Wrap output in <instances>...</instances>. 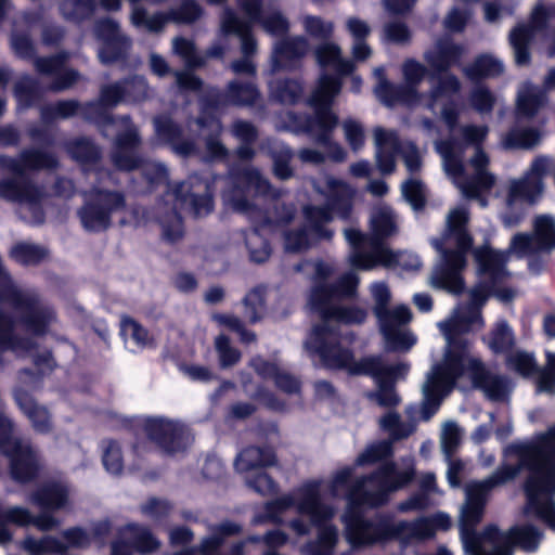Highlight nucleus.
I'll use <instances>...</instances> for the list:
<instances>
[{"label":"nucleus","instance_id":"nucleus-1","mask_svg":"<svg viewBox=\"0 0 555 555\" xmlns=\"http://www.w3.org/2000/svg\"><path fill=\"white\" fill-rule=\"evenodd\" d=\"M505 463L490 477L472 481L465 488L466 500L461 511V539L467 555H513L515 544L526 552L537 550L541 533L532 526H522L500 532L488 527L476 534L490 491L518 476L521 468L529 470L525 483L527 503L525 513L533 515L555 530V425L531 440L515 442L504 450Z\"/></svg>","mask_w":555,"mask_h":555},{"label":"nucleus","instance_id":"nucleus-2","mask_svg":"<svg viewBox=\"0 0 555 555\" xmlns=\"http://www.w3.org/2000/svg\"><path fill=\"white\" fill-rule=\"evenodd\" d=\"M511 253L492 249L489 246L477 248L474 253L479 273L488 278L491 285L479 284L470 293V302L459 306L448 320L438 323L446 339L443 358L433 364L423 385L421 418L428 421L439 409L442 400L452 391L455 382L467 376L476 388L481 389L491 400H501L508 391L506 382L490 374L482 362L472 354L469 341L461 338L463 334L480 330L483 321L480 307L489 293L503 302L514 299L515 292L509 288H494V283L508 275L505 263Z\"/></svg>","mask_w":555,"mask_h":555},{"label":"nucleus","instance_id":"nucleus-3","mask_svg":"<svg viewBox=\"0 0 555 555\" xmlns=\"http://www.w3.org/2000/svg\"><path fill=\"white\" fill-rule=\"evenodd\" d=\"M312 274L313 286L311 288L308 305L315 311L321 324L315 325L305 343V348L320 357L323 364L330 367H341L352 363V357L348 349L336 345V326L339 323L360 324L367 317L365 309L359 307H338L336 301L341 297L352 296L359 283L354 271L344 274L332 285L328 279L334 268L323 261L305 262L296 268Z\"/></svg>","mask_w":555,"mask_h":555},{"label":"nucleus","instance_id":"nucleus-4","mask_svg":"<svg viewBox=\"0 0 555 555\" xmlns=\"http://www.w3.org/2000/svg\"><path fill=\"white\" fill-rule=\"evenodd\" d=\"M322 482L307 480L291 493L282 495L263 506V513H257L253 524L264 522L282 524L283 514L291 507H295L300 517L288 522V528L297 535L304 537L310 533L312 526L318 528L314 541L308 542L302 552L306 555H333L340 540L339 529L333 524H326L336 514V507L321 499Z\"/></svg>","mask_w":555,"mask_h":555},{"label":"nucleus","instance_id":"nucleus-5","mask_svg":"<svg viewBox=\"0 0 555 555\" xmlns=\"http://www.w3.org/2000/svg\"><path fill=\"white\" fill-rule=\"evenodd\" d=\"M465 144L473 145L475 153L467 165L463 164L464 145L455 140L436 143V150L442 158L446 173L450 177L462 195L466 198H476L481 207L487 201L481 196L494 184L495 178L488 171L489 158L480 149L486 140L489 128L487 126L465 125L460 128Z\"/></svg>","mask_w":555,"mask_h":555},{"label":"nucleus","instance_id":"nucleus-6","mask_svg":"<svg viewBox=\"0 0 555 555\" xmlns=\"http://www.w3.org/2000/svg\"><path fill=\"white\" fill-rule=\"evenodd\" d=\"M315 192L326 202L325 207L308 205L304 208L305 225L289 228L283 233V245L287 253H301L320 240L331 238L333 232L326 224L333 219L337 209L340 218H346L350 210V201L356 190L344 180L323 175L313 181Z\"/></svg>","mask_w":555,"mask_h":555},{"label":"nucleus","instance_id":"nucleus-7","mask_svg":"<svg viewBox=\"0 0 555 555\" xmlns=\"http://www.w3.org/2000/svg\"><path fill=\"white\" fill-rule=\"evenodd\" d=\"M352 475L353 468L350 466L335 470L326 483L321 480V492L325 489L332 499L345 498L348 503L346 511L360 506L374 507L385 503L390 492L401 489L412 480L413 460L408 459L402 469L393 463L386 464L374 475L358 479L354 483H351Z\"/></svg>","mask_w":555,"mask_h":555},{"label":"nucleus","instance_id":"nucleus-8","mask_svg":"<svg viewBox=\"0 0 555 555\" xmlns=\"http://www.w3.org/2000/svg\"><path fill=\"white\" fill-rule=\"evenodd\" d=\"M149 87L145 78L133 77L121 85L117 83L103 88L101 103H92L88 106V117L102 122L104 135L109 137L116 132V151L113 160L116 167L121 170H131L138 166L133 149L140 140L128 117L114 119L102 112V106H112L120 101L138 102L146 99Z\"/></svg>","mask_w":555,"mask_h":555},{"label":"nucleus","instance_id":"nucleus-9","mask_svg":"<svg viewBox=\"0 0 555 555\" xmlns=\"http://www.w3.org/2000/svg\"><path fill=\"white\" fill-rule=\"evenodd\" d=\"M468 210L464 206L452 209L447 217V231L441 240H434L433 245L441 253L440 263L434 270L430 283L434 287L459 294L463 289L461 270L466 264V251L472 238L466 232Z\"/></svg>","mask_w":555,"mask_h":555},{"label":"nucleus","instance_id":"nucleus-10","mask_svg":"<svg viewBox=\"0 0 555 555\" xmlns=\"http://www.w3.org/2000/svg\"><path fill=\"white\" fill-rule=\"evenodd\" d=\"M403 87H397V104L410 108L424 106L430 112L440 107L441 119L452 131L459 119V109L452 96L460 90V81L455 76L447 75L440 78L429 94L425 95L417 91V86L427 74L426 67L415 60H408L402 64Z\"/></svg>","mask_w":555,"mask_h":555},{"label":"nucleus","instance_id":"nucleus-11","mask_svg":"<svg viewBox=\"0 0 555 555\" xmlns=\"http://www.w3.org/2000/svg\"><path fill=\"white\" fill-rule=\"evenodd\" d=\"M241 8L249 18V22L240 20L231 10H225L221 17L222 35L234 34L241 38L242 60L232 63L231 68L235 74L254 75L256 67L250 56L257 51V43L250 35V23H261L264 30L272 36H281L288 29L287 21L281 13L272 11L263 15L260 13V0H238Z\"/></svg>","mask_w":555,"mask_h":555},{"label":"nucleus","instance_id":"nucleus-12","mask_svg":"<svg viewBox=\"0 0 555 555\" xmlns=\"http://www.w3.org/2000/svg\"><path fill=\"white\" fill-rule=\"evenodd\" d=\"M1 165L9 169L14 179L0 182V196L20 204V214L33 223H40L43 214L40 201L43 193L26 183L23 175L26 170L52 168L56 165L54 156L40 151H29L22 154L20 159L0 158Z\"/></svg>","mask_w":555,"mask_h":555},{"label":"nucleus","instance_id":"nucleus-13","mask_svg":"<svg viewBox=\"0 0 555 555\" xmlns=\"http://www.w3.org/2000/svg\"><path fill=\"white\" fill-rule=\"evenodd\" d=\"M370 220L372 235H363L356 229L345 231V237L351 246L348 261L356 270H372L392 260V251L380 240L396 232L393 212L387 206H378L373 209Z\"/></svg>","mask_w":555,"mask_h":555},{"label":"nucleus","instance_id":"nucleus-14","mask_svg":"<svg viewBox=\"0 0 555 555\" xmlns=\"http://www.w3.org/2000/svg\"><path fill=\"white\" fill-rule=\"evenodd\" d=\"M177 208L190 210L198 217L208 215L214 208L209 182L193 176L166 194L165 206L158 207V211L164 212L159 223L163 238L169 243L177 242L183 235V225Z\"/></svg>","mask_w":555,"mask_h":555},{"label":"nucleus","instance_id":"nucleus-15","mask_svg":"<svg viewBox=\"0 0 555 555\" xmlns=\"http://www.w3.org/2000/svg\"><path fill=\"white\" fill-rule=\"evenodd\" d=\"M552 167V159L537 156L526 173L513 179L507 185V195L500 218L506 228L517 225L525 216L526 207L538 202L544 191L543 178Z\"/></svg>","mask_w":555,"mask_h":555},{"label":"nucleus","instance_id":"nucleus-16","mask_svg":"<svg viewBox=\"0 0 555 555\" xmlns=\"http://www.w3.org/2000/svg\"><path fill=\"white\" fill-rule=\"evenodd\" d=\"M371 295L374 300L373 311L386 348L391 351H409L417 341L416 336L405 327L412 320L410 308L405 305L388 308L391 295L384 283L372 284Z\"/></svg>","mask_w":555,"mask_h":555},{"label":"nucleus","instance_id":"nucleus-17","mask_svg":"<svg viewBox=\"0 0 555 555\" xmlns=\"http://www.w3.org/2000/svg\"><path fill=\"white\" fill-rule=\"evenodd\" d=\"M343 82L339 78L321 75L310 95L309 103L314 109V117L308 121L307 130L315 137L319 143L328 147L335 160H343L345 151L330 140L331 132L336 128L338 117L331 106L340 93Z\"/></svg>","mask_w":555,"mask_h":555},{"label":"nucleus","instance_id":"nucleus-18","mask_svg":"<svg viewBox=\"0 0 555 555\" xmlns=\"http://www.w3.org/2000/svg\"><path fill=\"white\" fill-rule=\"evenodd\" d=\"M340 369H347L353 374H366L374 377L377 389L367 392L366 398L379 406L391 408L400 403V398L395 391L392 384L405 377L410 365L408 363H398L397 365L389 366L378 357H367Z\"/></svg>","mask_w":555,"mask_h":555},{"label":"nucleus","instance_id":"nucleus-19","mask_svg":"<svg viewBox=\"0 0 555 555\" xmlns=\"http://www.w3.org/2000/svg\"><path fill=\"white\" fill-rule=\"evenodd\" d=\"M0 453L10 461L13 479L20 482L35 477L39 462L36 452L13 435V424L0 409Z\"/></svg>","mask_w":555,"mask_h":555},{"label":"nucleus","instance_id":"nucleus-20","mask_svg":"<svg viewBox=\"0 0 555 555\" xmlns=\"http://www.w3.org/2000/svg\"><path fill=\"white\" fill-rule=\"evenodd\" d=\"M375 145V159L379 171L391 173L396 168V156L400 154L410 172L421 168V155L417 147L411 142L401 143L397 131L375 127L373 130Z\"/></svg>","mask_w":555,"mask_h":555},{"label":"nucleus","instance_id":"nucleus-21","mask_svg":"<svg viewBox=\"0 0 555 555\" xmlns=\"http://www.w3.org/2000/svg\"><path fill=\"white\" fill-rule=\"evenodd\" d=\"M85 202L79 210V217L83 228L93 232L106 230L111 224V216L125 205L120 193L106 191L100 186H94L86 193Z\"/></svg>","mask_w":555,"mask_h":555},{"label":"nucleus","instance_id":"nucleus-22","mask_svg":"<svg viewBox=\"0 0 555 555\" xmlns=\"http://www.w3.org/2000/svg\"><path fill=\"white\" fill-rule=\"evenodd\" d=\"M345 539L351 548L374 545L393 539L392 522L387 519L371 521L364 519L358 508L346 511L341 515Z\"/></svg>","mask_w":555,"mask_h":555},{"label":"nucleus","instance_id":"nucleus-23","mask_svg":"<svg viewBox=\"0 0 555 555\" xmlns=\"http://www.w3.org/2000/svg\"><path fill=\"white\" fill-rule=\"evenodd\" d=\"M267 196H275L274 193H271L268 181L261 177L258 170L248 168L234 178L232 189L223 194V201L237 211L253 215V207L257 204H249L247 197L260 201Z\"/></svg>","mask_w":555,"mask_h":555},{"label":"nucleus","instance_id":"nucleus-24","mask_svg":"<svg viewBox=\"0 0 555 555\" xmlns=\"http://www.w3.org/2000/svg\"><path fill=\"white\" fill-rule=\"evenodd\" d=\"M553 248H555V218L551 215H540L534 218L533 234L514 235L508 253L524 257Z\"/></svg>","mask_w":555,"mask_h":555},{"label":"nucleus","instance_id":"nucleus-25","mask_svg":"<svg viewBox=\"0 0 555 555\" xmlns=\"http://www.w3.org/2000/svg\"><path fill=\"white\" fill-rule=\"evenodd\" d=\"M202 15V9L195 0H182L179 10H170L167 13L157 12L149 14L144 8L134 7L130 21L137 28H143L151 33L160 31L168 22L193 23Z\"/></svg>","mask_w":555,"mask_h":555},{"label":"nucleus","instance_id":"nucleus-26","mask_svg":"<svg viewBox=\"0 0 555 555\" xmlns=\"http://www.w3.org/2000/svg\"><path fill=\"white\" fill-rule=\"evenodd\" d=\"M65 542L52 535H44L40 539L26 537L21 547L29 555L62 554L67 547H86L91 544V537L82 528H72L62 534Z\"/></svg>","mask_w":555,"mask_h":555},{"label":"nucleus","instance_id":"nucleus-27","mask_svg":"<svg viewBox=\"0 0 555 555\" xmlns=\"http://www.w3.org/2000/svg\"><path fill=\"white\" fill-rule=\"evenodd\" d=\"M145 430L153 441L169 453L184 449L191 440L182 424L160 417L147 418Z\"/></svg>","mask_w":555,"mask_h":555},{"label":"nucleus","instance_id":"nucleus-28","mask_svg":"<svg viewBox=\"0 0 555 555\" xmlns=\"http://www.w3.org/2000/svg\"><path fill=\"white\" fill-rule=\"evenodd\" d=\"M450 526L448 515L438 513L431 517H422L414 521L401 520L392 522L393 539L403 543L412 540H426L435 535L438 529L446 530Z\"/></svg>","mask_w":555,"mask_h":555},{"label":"nucleus","instance_id":"nucleus-29","mask_svg":"<svg viewBox=\"0 0 555 555\" xmlns=\"http://www.w3.org/2000/svg\"><path fill=\"white\" fill-rule=\"evenodd\" d=\"M553 18H555V7L548 9L539 7L532 14L530 25H519L513 29L509 41L514 50L515 62L518 65H525L529 62L528 44L533 38L534 31L544 27L546 22Z\"/></svg>","mask_w":555,"mask_h":555},{"label":"nucleus","instance_id":"nucleus-30","mask_svg":"<svg viewBox=\"0 0 555 555\" xmlns=\"http://www.w3.org/2000/svg\"><path fill=\"white\" fill-rule=\"evenodd\" d=\"M158 547V540L147 528L129 524L119 530L118 539L112 544V555H131V548L147 554Z\"/></svg>","mask_w":555,"mask_h":555},{"label":"nucleus","instance_id":"nucleus-31","mask_svg":"<svg viewBox=\"0 0 555 555\" xmlns=\"http://www.w3.org/2000/svg\"><path fill=\"white\" fill-rule=\"evenodd\" d=\"M95 36L101 41L99 57L102 63H109L121 56L130 47V40L121 34L119 26L111 18L96 24Z\"/></svg>","mask_w":555,"mask_h":555},{"label":"nucleus","instance_id":"nucleus-32","mask_svg":"<svg viewBox=\"0 0 555 555\" xmlns=\"http://www.w3.org/2000/svg\"><path fill=\"white\" fill-rule=\"evenodd\" d=\"M308 42L301 37L291 38L274 44L272 69L289 68L295 61L307 53Z\"/></svg>","mask_w":555,"mask_h":555},{"label":"nucleus","instance_id":"nucleus-33","mask_svg":"<svg viewBox=\"0 0 555 555\" xmlns=\"http://www.w3.org/2000/svg\"><path fill=\"white\" fill-rule=\"evenodd\" d=\"M155 132L158 140L168 143L175 153L189 156L195 152L192 142L181 139L180 129L168 117H157L154 120Z\"/></svg>","mask_w":555,"mask_h":555},{"label":"nucleus","instance_id":"nucleus-34","mask_svg":"<svg viewBox=\"0 0 555 555\" xmlns=\"http://www.w3.org/2000/svg\"><path fill=\"white\" fill-rule=\"evenodd\" d=\"M463 50L461 47L452 44L448 38L437 41L426 53L425 60L435 70H444L455 64Z\"/></svg>","mask_w":555,"mask_h":555},{"label":"nucleus","instance_id":"nucleus-35","mask_svg":"<svg viewBox=\"0 0 555 555\" xmlns=\"http://www.w3.org/2000/svg\"><path fill=\"white\" fill-rule=\"evenodd\" d=\"M275 463V455L269 448H247L242 451L235 461V467L238 473L249 475L260 470L266 466H271Z\"/></svg>","mask_w":555,"mask_h":555},{"label":"nucleus","instance_id":"nucleus-36","mask_svg":"<svg viewBox=\"0 0 555 555\" xmlns=\"http://www.w3.org/2000/svg\"><path fill=\"white\" fill-rule=\"evenodd\" d=\"M30 501L47 509H60L67 506L68 489L63 483H50L34 492Z\"/></svg>","mask_w":555,"mask_h":555},{"label":"nucleus","instance_id":"nucleus-37","mask_svg":"<svg viewBox=\"0 0 555 555\" xmlns=\"http://www.w3.org/2000/svg\"><path fill=\"white\" fill-rule=\"evenodd\" d=\"M15 399L36 431L48 433L51 429V418L43 406L37 405L33 398L24 391H16Z\"/></svg>","mask_w":555,"mask_h":555},{"label":"nucleus","instance_id":"nucleus-38","mask_svg":"<svg viewBox=\"0 0 555 555\" xmlns=\"http://www.w3.org/2000/svg\"><path fill=\"white\" fill-rule=\"evenodd\" d=\"M542 140V132L537 128L516 126L502 135L501 144L504 149L530 150Z\"/></svg>","mask_w":555,"mask_h":555},{"label":"nucleus","instance_id":"nucleus-39","mask_svg":"<svg viewBox=\"0 0 555 555\" xmlns=\"http://www.w3.org/2000/svg\"><path fill=\"white\" fill-rule=\"evenodd\" d=\"M33 522L29 509L22 506H13L7 509L0 508V545H5L12 540L13 532L7 524L27 527Z\"/></svg>","mask_w":555,"mask_h":555},{"label":"nucleus","instance_id":"nucleus-40","mask_svg":"<svg viewBox=\"0 0 555 555\" xmlns=\"http://www.w3.org/2000/svg\"><path fill=\"white\" fill-rule=\"evenodd\" d=\"M251 365L260 376L274 378L276 386L283 391L294 393L299 390V382L287 373L282 372L276 364L258 358L253 360Z\"/></svg>","mask_w":555,"mask_h":555},{"label":"nucleus","instance_id":"nucleus-41","mask_svg":"<svg viewBox=\"0 0 555 555\" xmlns=\"http://www.w3.org/2000/svg\"><path fill=\"white\" fill-rule=\"evenodd\" d=\"M340 48L334 43H324L315 50V57L320 66L333 67L340 76L353 72L354 65L351 61L341 59Z\"/></svg>","mask_w":555,"mask_h":555},{"label":"nucleus","instance_id":"nucleus-42","mask_svg":"<svg viewBox=\"0 0 555 555\" xmlns=\"http://www.w3.org/2000/svg\"><path fill=\"white\" fill-rule=\"evenodd\" d=\"M346 28L354 40L352 55L356 61H364L371 56L372 51L365 43V38L370 35L369 24L358 17H349L346 22Z\"/></svg>","mask_w":555,"mask_h":555},{"label":"nucleus","instance_id":"nucleus-43","mask_svg":"<svg viewBox=\"0 0 555 555\" xmlns=\"http://www.w3.org/2000/svg\"><path fill=\"white\" fill-rule=\"evenodd\" d=\"M64 59L63 56H52L46 59H38L36 61V68L43 74L60 75L54 85V89L61 90L70 87L77 79L78 74L74 70H65L61 74Z\"/></svg>","mask_w":555,"mask_h":555},{"label":"nucleus","instance_id":"nucleus-44","mask_svg":"<svg viewBox=\"0 0 555 555\" xmlns=\"http://www.w3.org/2000/svg\"><path fill=\"white\" fill-rule=\"evenodd\" d=\"M198 125L201 127L202 133L206 135L205 145L207 157L209 159H218L224 157L227 155V149L217 139L221 132V125L219 120L215 118L205 119L203 117L198 119Z\"/></svg>","mask_w":555,"mask_h":555},{"label":"nucleus","instance_id":"nucleus-45","mask_svg":"<svg viewBox=\"0 0 555 555\" xmlns=\"http://www.w3.org/2000/svg\"><path fill=\"white\" fill-rule=\"evenodd\" d=\"M544 100L545 95L538 87L531 83H524L518 91V113L531 117L542 106Z\"/></svg>","mask_w":555,"mask_h":555},{"label":"nucleus","instance_id":"nucleus-46","mask_svg":"<svg viewBox=\"0 0 555 555\" xmlns=\"http://www.w3.org/2000/svg\"><path fill=\"white\" fill-rule=\"evenodd\" d=\"M13 323L4 313L0 310V354L12 351L15 354H23L27 351L31 343L29 340L22 343L13 337Z\"/></svg>","mask_w":555,"mask_h":555},{"label":"nucleus","instance_id":"nucleus-47","mask_svg":"<svg viewBox=\"0 0 555 555\" xmlns=\"http://www.w3.org/2000/svg\"><path fill=\"white\" fill-rule=\"evenodd\" d=\"M120 333L126 343L132 341L138 348L151 347L154 338L137 321L129 317H122L120 320Z\"/></svg>","mask_w":555,"mask_h":555},{"label":"nucleus","instance_id":"nucleus-48","mask_svg":"<svg viewBox=\"0 0 555 555\" xmlns=\"http://www.w3.org/2000/svg\"><path fill=\"white\" fill-rule=\"evenodd\" d=\"M270 95L278 102L295 103L302 93V87L295 80H274L270 82Z\"/></svg>","mask_w":555,"mask_h":555},{"label":"nucleus","instance_id":"nucleus-49","mask_svg":"<svg viewBox=\"0 0 555 555\" xmlns=\"http://www.w3.org/2000/svg\"><path fill=\"white\" fill-rule=\"evenodd\" d=\"M245 242L251 261L260 263L269 259L271 247L260 229L250 230L246 234Z\"/></svg>","mask_w":555,"mask_h":555},{"label":"nucleus","instance_id":"nucleus-50","mask_svg":"<svg viewBox=\"0 0 555 555\" xmlns=\"http://www.w3.org/2000/svg\"><path fill=\"white\" fill-rule=\"evenodd\" d=\"M503 70L502 63L491 55H482L476 62L465 68V74L468 78L475 80L482 77L496 76Z\"/></svg>","mask_w":555,"mask_h":555},{"label":"nucleus","instance_id":"nucleus-51","mask_svg":"<svg viewBox=\"0 0 555 555\" xmlns=\"http://www.w3.org/2000/svg\"><path fill=\"white\" fill-rule=\"evenodd\" d=\"M514 341L513 333L506 322H498L494 330L490 333L487 338L489 348L498 353L506 351Z\"/></svg>","mask_w":555,"mask_h":555},{"label":"nucleus","instance_id":"nucleus-52","mask_svg":"<svg viewBox=\"0 0 555 555\" xmlns=\"http://www.w3.org/2000/svg\"><path fill=\"white\" fill-rule=\"evenodd\" d=\"M380 427L388 431L392 440L409 437L415 430V423H402L396 413H388L380 420Z\"/></svg>","mask_w":555,"mask_h":555},{"label":"nucleus","instance_id":"nucleus-53","mask_svg":"<svg viewBox=\"0 0 555 555\" xmlns=\"http://www.w3.org/2000/svg\"><path fill=\"white\" fill-rule=\"evenodd\" d=\"M46 255V249L30 243L16 244L11 250L12 258L23 264H35Z\"/></svg>","mask_w":555,"mask_h":555},{"label":"nucleus","instance_id":"nucleus-54","mask_svg":"<svg viewBox=\"0 0 555 555\" xmlns=\"http://www.w3.org/2000/svg\"><path fill=\"white\" fill-rule=\"evenodd\" d=\"M258 98V91L253 83L241 85L233 81L229 85L227 101L233 104H251Z\"/></svg>","mask_w":555,"mask_h":555},{"label":"nucleus","instance_id":"nucleus-55","mask_svg":"<svg viewBox=\"0 0 555 555\" xmlns=\"http://www.w3.org/2000/svg\"><path fill=\"white\" fill-rule=\"evenodd\" d=\"M103 465L105 469L112 475H118L124 467L120 447L115 441L103 442Z\"/></svg>","mask_w":555,"mask_h":555},{"label":"nucleus","instance_id":"nucleus-56","mask_svg":"<svg viewBox=\"0 0 555 555\" xmlns=\"http://www.w3.org/2000/svg\"><path fill=\"white\" fill-rule=\"evenodd\" d=\"M392 454L391 441H382L367 447L356 461V465L374 464Z\"/></svg>","mask_w":555,"mask_h":555},{"label":"nucleus","instance_id":"nucleus-57","mask_svg":"<svg viewBox=\"0 0 555 555\" xmlns=\"http://www.w3.org/2000/svg\"><path fill=\"white\" fill-rule=\"evenodd\" d=\"M374 76L378 83L375 87V94L385 105L392 106L397 104V86L391 85L385 77V69L377 67L374 69Z\"/></svg>","mask_w":555,"mask_h":555},{"label":"nucleus","instance_id":"nucleus-58","mask_svg":"<svg viewBox=\"0 0 555 555\" xmlns=\"http://www.w3.org/2000/svg\"><path fill=\"white\" fill-rule=\"evenodd\" d=\"M401 192L405 201L414 210L421 209L425 204L426 190L417 179H410L402 183Z\"/></svg>","mask_w":555,"mask_h":555},{"label":"nucleus","instance_id":"nucleus-59","mask_svg":"<svg viewBox=\"0 0 555 555\" xmlns=\"http://www.w3.org/2000/svg\"><path fill=\"white\" fill-rule=\"evenodd\" d=\"M470 106L479 114L490 113L498 99L485 87H476L469 95Z\"/></svg>","mask_w":555,"mask_h":555},{"label":"nucleus","instance_id":"nucleus-60","mask_svg":"<svg viewBox=\"0 0 555 555\" xmlns=\"http://www.w3.org/2000/svg\"><path fill=\"white\" fill-rule=\"evenodd\" d=\"M68 152L73 158L82 164L94 162L99 156L98 149L87 139L70 142Z\"/></svg>","mask_w":555,"mask_h":555},{"label":"nucleus","instance_id":"nucleus-61","mask_svg":"<svg viewBox=\"0 0 555 555\" xmlns=\"http://www.w3.org/2000/svg\"><path fill=\"white\" fill-rule=\"evenodd\" d=\"M93 8L92 0H66L61 7V11L68 20H80L90 15Z\"/></svg>","mask_w":555,"mask_h":555},{"label":"nucleus","instance_id":"nucleus-62","mask_svg":"<svg viewBox=\"0 0 555 555\" xmlns=\"http://www.w3.org/2000/svg\"><path fill=\"white\" fill-rule=\"evenodd\" d=\"M538 391L555 393V352H546V365L539 375Z\"/></svg>","mask_w":555,"mask_h":555},{"label":"nucleus","instance_id":"nucleus-63","mask_svg":"<svg viewBox=\"0 0 555 555\" xmlns=\"http://www.w3.org/2000/svg\"><path fill=\"white\" fill-rule=\"evenodd\" d=\"M172 51L179 55L189 67L199 66L201 59L195 53V48L192 41L184 38H176L172 41Z\"/></svg>","mask_w":555,"mask_h":555},{"label":"nucleus","instance_id":"nucleus-64","mask_svg":"<svg viewBox=\"0 0 555 555\" xmlns=\"http://www.w3.org/2000/svg\"><path fill=\"white\" fill-rule=\"evenodd\" d=\"M462 431L460 427L452 422L446 423L441 431V448L446 455H450L455 451L461 442Z\"/></svg>","mask_w":555,"mask_h":555}]
</instances>
